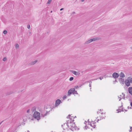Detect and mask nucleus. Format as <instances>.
I'll return each instance as SVG.
<instances>
[{"instance_id":"de8ad7c7","label":"nucleus","mask_w":132,"mask_h":132,"mask_svg":"<svg viewBox=\"0 0 132 132\" xmlns=\"http://www.w3.org/2000/svg\"><path fill=\"white\" fill-rule=\"evenodd\" d=\"M52 12V11H51V13Z\"/></svg>"},{"instance_id":"4468645a","label":"nucleus","mask_w":132,"mask_h":132,"mask_svg":"<svg viewBox=\"0 0 132 132\" xmlns=\"http://www.w3.org/2000/svg\"><path fill=\"white\" fill-rule=\"evenodd\" d=\"M75 89L74 88H72L70 89L69 90L71 92V93L73 94L74 91Z\"/></svg>"},{"instance_id":"6ab92c4d","label":"nucleus","mask_w":132,"mask_h":132,"mask_svg":"<svg viewBox=\"0 0 132 132\" xmlns=\"http://www.w3.org/2000/svg\"><path fill=\"white\" fill-rule=\"evenodd\" d=\"M15 47L16 48H18L19 47V45L18 44H16L15 45Z\"/></svg>"},{"instance_id":"7ed1b4c3","label":"nucleus","mask_w":132,"mask_h":132,"mask_svg":"<svg viewBox=\"0 0 132 132\" xmlns=\"http://www.w3.org/2000/svg\"><path fill=\"white\" fill-rule=\"evenodd\" d=\"M97 40H98V38H93L89 39L88 40L86 41L85 42V44H88L89 43H90V42H91L93 41H95Z\"/></svg>"},{"instance_id":"473e14b6","label":"nucleus","mask_w":132,"mask_h":132,"mask_svg":"<svg viewBox=\"0 0 132 132\" xmlns=\"http://www.w3.org/2000/svg\"><path fill=\"white\" fill-rule=\"evenodd\" d=\"M91 84L90 83L89 85V87H91Z\"/></svg>"},{"instance_id":"864d4df0","label":"nucleus","mask_w":132,"mask_h":132,"mask_svg":"<svg viewBox=\"0 0 132 132\" xmlns=\"http://www.w3.org/2000/svg\"><path fill=\"white\" fill-rule=\"evenodd\" d=\"M122 94H123V93H122Z\"/></svg>"},{"instance_id":"49530a36","label":"nucleus","mask_w":132,"mask_h":132,"mask_svg":"<svg viewBox=\"0 0 132 132\" xmlns=\"http://www.w3.org/2000/svg\"><path fill=\"white\" fill-rule=\"evenodd\" d=\"M63 125H62V127H63Z\"/></svg>"},{"instance_id":"9b49d317","label":"nucleus","mask_w":132,"mask_h":132,"mask_svg":"<svg viewBox=\"0 0 132 132\" xmlns=\"http://www.w3.org/2000/svg\"><path fill=\"white\" fill-rule=\"evenodd\" d=\"M119 76L120 77L123 78L125 77V75L124 73L122 72H121L119 75Z\"/></svg>"},{"instance_id":"f03ea898","label":"nucleus","mask_w":132,"mask_h":132,"mask_svg":"<svg viewBox=\"0 0 132 132\" xmlns=\"http://www.w3.org/2000/svg\"><path fill=\"white\" fill-rule=\"evenodd\" d=\"M69 127H70V129L72 131H74L76 129H78L77 127L75 126V124L74 123H72Z\"/></svg>"},{"instance_id":"603ef678","label":"nucleus","mask_w":132,"mask_h":132,"mask_svg":"<svg viewBox=\"0 0 132 132\" xmlns=\"http://www.w3.org/2000/svg\"><path fill=\"white\" fill-rule=\"evenodd\" d=\"M125 110V111H126V110Z\"/></svg>"},{"instance_id":"20e7f679","label":"nucleus","mask_w":132,"mask_h":132,"mask_svg":"<svg viewBox=\"0 0 132 132\" xmlns=\"http://www.w3.org/2000/svg\"><path fill=\"white\" fill-rule=\"evenodd\" d=\"M112 77L114 78H117L119 76V74L117 73L114 72L112 75Z\"/></svg>"},{"instance_id":"9d476101","label":"nucleus","mask_w":132,"mask_h":132,"mask_svg":"<svg viewBox=\"0 0 132 132\" xmlns=\"http://www.w3.org/2000/svg\"><path fill=\"white\" fill-rule=\"evenodd\" d=\"M37 61H38L37 60H36L34 61H32L30 63V65H34V64H35L37 62Z\"/></svg>"},{"instance_id":"39448f33","label":"nucleus","mask_w":132,"mask_h":132,"mask_svg":"<svg viewBox=\"0 0 132 132\" xmlns=\"http://www.w3.org/2000/svg\"><path fill=\"white\" fill-rule=\"evenodd\" d=\"M71 72L76 75L79 76L80 73L78 72H77L74 70H71Z\"/></svg>"},{"instance_id":"6e6552de","label":"nucleus","mask_w":132,"mask_h":132,"mask_svg":"<svg viewBox=\"0 0 132 132\" xmlns=\"http://www.w3.org/2000/svg\"><path fill=\"white\" fill-rule=\"evenodd\" d=\"M123 106V105H122L120 107V108H119V110H117V111H118V113H119V112H121V111H123V108L122 107V106Z\"/></svg>"},{"instance_id":"f704fd0d","label":"nucleus","mask_w":132,"mask_h":132,"mask_svg":"<svg viewBox=\"0 0 132 132\" xmlns=\"http://www.w3.org/2000/svg\"><path fill=\"white\" fill-rule=\"evenodd\" d=\"M63 8H62V9H60V11H61L62 10H63Z\"/></svg>"},{"instance_id":"aec40b11","label":"nucleus","mask_w":132,"mask_h":132,"mask_svg":"<svg viewBox=\"0 0 132 132\" xmlns=\"http://www.w3.org/2000/svg\"><path fill=\"white\" fill-rule=\"evenodd\" d=\"M7 60V58L6 57H4L3 58V60L4 61H5Z\"/></svg>"},{"instance_id":"a211bd4d","label":"nucleus","mask_w":132,"mask_h":132,"mask_svg":"<svg viewBox=\"0 0 132 132\" xmlns=\"http://www.w3.org/2000/svg\"><path fill=\"white\" fill-rule=\"evenodd\" d=\"M3 33L4 34H6L7 33V31L6 30H4L3 31Z\"/></svg>"},{"instance_id":"c85d7f7f","label":"nucleus","mask_w":132,"mask_h":132,"mask_svg":"<svg viewBox=\"0 0 132 132\" xmlns=\"http://www.w3.org/2000/svg\"><path fill=\"white\" fill-rule=\"evenodd\" d=\"M75 87L76 88H77L78 87V86H76Z\"/></svg>"},{"instance_id":"f8f14e48","label":"nucleus","mask_w":132,"mask_h":132,"mask_svg":"<svg viewBox=\"0 0 132 132\" xmlns=\"http://www.w3.org/2000/svg\"><path fill=\"white\" fill-rule=\"evenodd\" d=\"M36 108L35 106L32 107L31 109V111L32 112H34L36 110Z\"/></svg>"},{"instance_id":"72a5a7b5","label":"nucleus","mask_w":132,"mask_h":132,"mask_svg":"<svg viewBox=\"0 0 132 132\" xmlns=\"http://www.w3.org/2000/svg\"><path fill=\"white\" fill-rule=\"evenodd\" d=\"M46 114H47V113H46V114H44V115H43V117H44V116H46Z\"/></svg>"},{"instance_id":"0eeeda50","label":"nucleus","mask_w":132,"mask_h":132,"mask_svg":"<svg viewBox=\"0 0 132 132\" xmlns=\"http://www.w3.org/2000/svg\"><path fill=\"white\" fill-rule=\"evenodd\" d=\"M126 85L127 86H129L130 85V81L126 79L125 81Z\"/></svg>"},{"instance_id":"412c9836","label":"nucleus","mask_w":132,"mask_h":132,"mask_svg":"<svg viewBox=\"0 0 132 132\" xmlns=\"http://www.w3.org/2000/svg\"><path fill=\"white\" fill-rule=\"evenodd\" d=\"M73 77H71L69 79V80L70 81H71L72 80H73Z\"/></svg>"},{"instance_id":"423d86ee","label":"nucleus","mask_w":132,"mask_h":132,"mask_svg":"<svg viewBox=\"0 0 132 132\" xmlns=\"http://www.w3.org/2000/svg\"><path fill=\"white\" fill-rule=\"evenodd\" d=\"M61 102V100L59 99L57 100L55 102V106L57 107L59 105Z\"/></svg>"},{"instance_id":"b1692460","label":"nucleus","mask_w":132,"mask_h":132,"mask_svg":"<svg viewBox=\"0 0 132 132\" xmlns=\"http://www.w3.org/2000/svg\"><path fill=\"white\" fill-rule=\"evenodd\" d=\"M104 76L105 77H108V76L107 75L105 74L104 75Z\"/></svg>"},{"instance_id":"79ce46f5","label":"nucleus","mask_w":132,"mask_h":132,"mask_svg":"<svg viewBox=\"0 0 132 132\" xmlns=\"http://www.w3.org/2000/svg\"><path fill=\"white\" fill-rule=\"evenodd\" d=\"M122 98H125V97L124 96H123V97H122Z\"/></svg>"},{"instance_id":"a878e982","label":"nucleus","mask_w":132,"mask_h":132,"mask_svg":"<svg viewBox=\"0 0 132 132\" xmlns=\"http://www.w3.org/2000/svg\"><path fill=\"white\" fill-rule=\"evenodd\" d=\"M71 116L70 115H69L67 117V118H70V116Z\"/></svg>"},{"instance_id":"393cba45","label":"nucleus","mask_w":132,"mask_h":132,"mask_svg":"<svg viewBox=\"0 0 132 132\" xmlns=\"http://www.w3.org/2000/svg\"><path fill=\"white\" fill-rule=\"evenodd\" d=\"M103 77H100L99 78V79L100 80H101L102 79H103Z\"/></svg>"},{"instance_id":"2eb2a0df","label":"nucleus","mask_w":132,"mask_h":132,"mask_svg":"<svg viewBox=\"0 0 132 132\" xmlns=\"http://www.w3.org/2000/svg\"><path fill=\"white\" fill-rule=\"evenodd\" d=\"M72 93H71V91H70V90H69L68 92V96H70Z\"/></svg>"},{"instance_id":"5701e85b","label":"nucleus","mask_w":132,"mask_h":132,"mask_svg":"<svg viewBox=\"0 0 132 132\" xmlns=\"http://www.w3.org/2000/svg\"><path fill=\"white\" fill-rule=\"evenodd\" d=\"M124 79H123L122 80H122H121V83L122 84H124Z\"/></svg>"},{"instance_id":"4be33fe9","label":"nucleus","mask_w":132,"mask_h":132,"mask_svg":"<svg viewBox=\"0 0 132 132\" xmlns=\"http://www.w3.org/2000/svg\"><path fill=\"white\" fill-rule=\"evenodd\" d=\"M27 28L28 29H30V26L29 24H28L27 26Z\"/></svg>"},{"instance_id":"3c124183","label":"nucleus","mask_w":132,"mask_h":132,"mask_svg":"<svg viewBox=\"0 0 132 132\" xmlns=\"http://www.w3.org/2000/svg\"><path fill=\"white\" fill-rule=\"evenodd\" d=\"M131 49H132V47H131Z\"/></svg>"},{"instance_id":"8fccbe9b","label":"nucleus","mask_w":132,"mask_h":132,"mask_svg":"<svg viewBox=\"0 0 132 132\" xmlns=\"http://www.w3.org/2000/svg\"><path fill=\"white\" fill-rule=\"evenodd\" d=\"M128 108H129V107L128 106Z\"/></svg>"},{"instance_id":"f257e3e1","label":"nucleus","mask_w":132,"mask_h":132,"mask_svg":"<svg viewBox=\"0 0 132 132\" xmlns=\"http://www.w3.org/2000/svg\"><path fill=\"white\" fill-rule=\"evenodd\" d=\"M40 113L39 112L37 111H35L34 113L33 117L37 120H39L40 119Z\"/></svg>"},{"instance_id":"f3484780","label":"nucleus","mask_w":132,"mask_h":132,"mask_svg":"<svg viewBox=\"0 0 132 132\" xmlns=\"http://www.w3.org/2000/svg\"><path fill=\"white\" fill-rule=\"evenodd\" d=\"M51 1L52 0H48L47 2V3L49 4H50L51 2Z\"/></svg>"},{"instance_id":"4c0bfd02","label":"nucleus","mask_w":132,"mask_h":132,"mask_svg":"<svg viewBox=\"0 0 132 132\" xmlns=\"http://www.w3.org/2000/svg\"><path fill=\"white\" fill-rule=\"evenodd\" d=\"M130 129L131 130H132V127H130Z\"/></svg>"},{"instance_id":"c9c22d12","label":"nucleus","mask_w":132,"mask_h":132,"mask_svg":"<svg viewBox=\"0 0 132 132\" xmlns=\"http://www.w3.org/2000/svg\"><path fill=\"white\" fill-rule=\"evenodd\" d=\"M119 97V98H120V99H119V101H120V100H121V98H120V97Z\"/></svg>"},{"instance_id":"2f4dec72","label":"nucleus","mask_w":132,"mask_h":132,"mask_svg":"<svg viewBox=\"0 0 132 132\" xmlns=\"http://www.w3.org/2000/svg\"><path fill=\"white\" fill-rule=\"evenodd\" d=\"M130 105L132 107V102H131L130 103Z\"/></svg>"},{"instance_id":"a18cd8bd","label":"nucleus","mask_w":132,"mask_h":132,"mask_svg":"<svg viewBox=\"0 0 132 132\" xmlns=\"http://www.w3.org/2000/svg\"><path fill=\"white\" fill-rule=\"evenodd\" d=\"M82 85H81V86H79V87H81V86Z\"/></svg>"},{"instance_id":"c756f323","label":"nucleus","mask_w":132,"mask_h":132,"mask_svg":"<svg viewBox=\"0 0 132 132\" xmlns=\"http://www.w3.org/2000/svg\"><path fill=\"white\" fill-rule=\"evenodd\" d=\"M30 111V109H28V110H27V113H29Z\"/></svg>"},{"instance_id":"bb28decb","label":"nucleus","mask_w":132,"mask_h":132,"mask_svg":"<svg viewBox=\"0 0 132 132\" xmlns=\"http://www.w3.org/2000/svg\"><path fill=\"white\" fill-rule=\"evenodd\" d=\"M86 82H88L90 83L91 84L92 83V82L91 81H87Z\"/></svg>"},{"instance_id":"09e8293b","label":"nucleus","mask_w":132,"mask_h":132,"mask_svg":"<svg viewBox=\"0 0 132 132\" xmlns=\"http://www.w3.org/2000/svg\"><path fill=\"white\" fill-rule=\"evenodd\" d=\"M99 120H98H98H97V122H98V121H99Z\"/></svg>"},{"instance_id":"7c9ffc66","label":"nucleus","mask_w":132,"mask_h":132,"mask_svg":"<svg viewBox=\"0 0 132 132\" xmlns=\"http://www.w3.org/2000/svg\"><path fill=\"white\" fill-rule=\"evenodd\" d=\"M66 98V96H63V98H64V99L65 98Z\"/></svg>"},{"instance_id":"1a4fd4ad","label":"nucleus","mask_w":132,"mask_h":132,"mask_svg":"<svg viewBox=\"0 0 132 132\" xmlns=\"http://www.w3.org/2000/svg\"><path fill=\"white\" fill-rule=\"evenodd\" d=\"M128 91L129 93L132 95V87H129L128 89Z\"/></svg>"},{"instance_id":"37998d69","label":"nucleus","mask_w":132,"mask_h":132,"mask_svg":"<svg viewBox=\"0 0 132 132\" xmlns=\"http://www.w3.org/2000/svg\"><path fill=\"white\" fill-rule=\"evenodd\" d=\"M27 132H29V131L28 130L27 131Z\"/></svg>"},{"instance_id":"e433bc0d","label":"nucleus","mask_w":132,"mask_h":132,"mask_svg":"<svg viewBox=\"0 0 132 132\" xmlns=\"http://www.w3.org/2000/svg\"><path fill=\"white\" fill-rule=\"evenodd\" d=\"M98 79V78H97V79H93V80H97V79Z\"/></svg>"},{"instance_id":"dca6fc26","label":"nucleus","mask_w":132,"mask_h":132,"mask_svg":"<svg viewBox=\"0 0 132 132\" xmlns=\"http://www.w3.org/2000/svg\"><path fill=\"white\" fill-rule=\"evenodd\" d=\"M78 94V93H77V91H76L75 90H75H74V92H73V94Z\"/></svg>"},{"instance_id":"a19ab883","label":"nucleus","mask_w":132,"mask_h":132,"mask_svg":"<svg viewBox=\"0 0 132 132\" xmlns=\"http://www.w3.org/2000/svg\"><path fill=\"white\" fill-rule=\"evenodd\" d=\"M3 121H2L0 123V125L1 124V123L3 122Z\"/></svg>"},{"instance_id":"ddd939ff","label":"nucleus","mask_w":132,"mask_h":132,"mask_svg":"<svg viewBox=\"0 0 132 132\" xmlns=\"http://www.w3.org/2000/svg\"><path fill=\"white\" fill-rule=\"evenodd\" d=\"M131 83H132V78H131L130 77H129L128 78V80Z\"/></svg>"},{"instance_id":"cd10ccee","label":"nucleus","mask_w":132,"mask_h":132,"mask_svg":"<svg viewBox=\"0 0 132 132\" xmlns=\"http://www.w3.org/2000/svg\"><path fill=\"white\" fill-rule=\"evenodd\" d=\"M67 125V126H68V127H69V125H68V124H67V123H64V125Z\"/></svg>"},{"instance_id":"58836bf2","label":"nucleus","mask_w":132,"mask_h":132,"mask_svg":"<svg viewBox=\"0 0 132 132\" xmlns=\"http://www.w3.org/2000/svg\"><path fill=\"white\" fill-rule=\"evenodd\" d=\"M84 0H81V1L82 2H84Z\"/></svg>"},{"instance_id":"ea45409f","label":"nucleus","mask_w":132,"mask_h":132,"mask_svg":"<svg viewBox=\"0 0 132 132\" xmlns=\"http://www.w3.org/2000/svg\"><path fill=\"white\" fill-rule=\"evenodd\" d=\"M75 12H73V14H75Z\"/></svg>"},{"instance_id":"c03bdc74","label":"nucleus","mask_w":132,"mask_h":132,"mask_svg":"<svg viewBox=\"0 0 132 132\" xmlns=\"http://www.w3.org/2000/svg\"><path fill=\"white\" fill-rule=\"evenodd\" d=\"M131 130H130L129 131V132H131Z\"/></svg>"}]
</instances>
